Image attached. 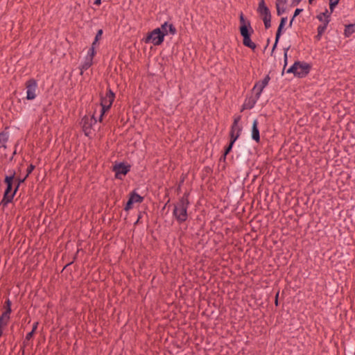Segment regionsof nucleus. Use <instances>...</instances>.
<instances>
[{"label": "nucleus", "mask_w": 355, "mask_h": 355, "mask_svg": "<svg viewBox=\"0 0 355 355\" xmlns=\"http://www.w3.org/2000/svg\"><path fill=\"white\" fill-rule=\"evenodd\" d=\"M190 202L189 200V193H185L174 205L173 216L179 224H182L187 220L189 215L187 209Z\"/></svg>", "instance_id": "nucleus-1"}, {"label": "nucleus", "mask_w": 355, "mask_h": 355, "mask_svg": "<svg viewBox=\"0 0 355 355\" xmlns=\"http://www.w3.org/2000/svg\"><path fill=\"white\" fill-rule=\"evenodd\" d=\"M249 28L250 29L246 26H243L242 27H239V31L241 36L243 37V45L251 49L252 50H254L257 46L253 42H252L250 39L251 35L254 33V30L250 25Z\"/></svg>", "instance_id": "nucleus-2"}, {"label": "nucleus", "mask_w": 355, "mask_h": 355, "mask_svg": "<svg viewBox=\"0 0 355 355\" xmlns=\"http://www.w3.org/2000/svg\"><path fill=\"white\" fill-rule=\"evenodd\" d=\"M164 36L165 34L162 32L161 28H155L148 34L145 42L159 46L164 42Z\"/></svg>", "instance_id": "nucleus-3"}, {"label": "nucleus", "mask_w": 355, "mask_h": 355, "mask_svg": "<svg viewBox=\"0 0 355 355\" xmlns=\"http://www.w3.org/2000/svg\"><path fill=\"white\" fill-rule=\"evenodd\" d=\"M297 66V78H305L310 72L312 65L304 61H296Z\"/></svg>", "instance_id": "nucleus-4"}, {"label": "nucleus", "mask_w": 355, "mask_h": 355, "mask_svg": "<svg viewBox=\"0 0 355 355\" xmlns=\"http://www.w3.org/2000/svg\"><path fill=\"white\" fill-rule=\"evenodd\" d=\"M26 99L27 100H33L36 97V89L37 88V81L31 78L26 83Z\"/></svg>", "instance_id": "nucleus-5"}, {"label": "nucleus", "mask_w": 355, "mask_h": 355, "mask_svg": "<svg viewBox=\"0 0 355 355\" xmlns=\"http://www.w3.org/2000/svg\"><path fill=\"white\" fill-rule=\"evenodd\" d=\"M144 201V197L139 195L135 191L129 194V198L124 207V210L128 211L133 207L134 203H141Z\"/></svg>", "instance_id": "nucleus-6"}, {"label": "nucleus", "mask_w": 355, "mask_h": 355, "mask_svg": "<svg viewBox=\"0 0 355 355\" xmlns=\"http://www.w3.org/2000/svg\"><path fill=\"white\" fill-rule=\"evenodd\" d=\"M130 165L125 164L123 162L116 164L112 168L115 173V178L116 179H121V175H125L130 171Z\"/></svg>", "instance_id": "nucleus-7"}, {"label": "nucleus", "mask_w": 355, "mask_h": 355, "mask_svg": "<svg viewBox=\"0 0 355 355\" xmlns=\"http://www.w3.org/2000/svg\"><path fill=\"white\" fill-rule=\"evenodd\" d=\"M270 80V77L268 74L263 80L255 83L252 91L257 94V97H260L263 89L268 85Z\"/></svg>", "instance_id": "nucleus-8"}, {"label": "nucleus", "mask_w": 355, "mask_h": 355, "mask_svg": "<svg viewBox=\"0 0 355 355\" xmlns=\"http://www.w3.org/2000/svg\"><path fill=\"white\" fill-rule=\"evenodd\" d=\"M97 122L96 119L93 115L92 117L85 116L81 121L83 130L86 136H89L91 133V128L93 124Z\"/></svg>", "instance_id": "nucleus-9"}, {"label": "nucleus", "mask_w": 355, "mask_h": 355, "mask_svg": "<svg viewBox=\"0 0 355 355\" xmlns=\"http://www.w3.org/2000/svg\"><path fill=\"white\" fill-rule=\"evenodd\" d=\"M257 12L259 14L262 19L271 18V12L266 6L264 0H261L258 5Z\"/></svg>", "instance_id": "nucleus-10"}, {"label": "nucleus", "mask_w": 355, "mask_h": 355, "mask_svg": "<svg viewBox=\"0 0 355 355\" xmlns=\"http://www.w3.org/2000/svg\"><path fill=\"white\" fill-rule=\"evenodd\" d=\"M241 116H237L234 119L233 123L231 126L230 130V139H232L234 137H236V135H239V137L241 135V132L242 131V127L239 125V121H241Z\"/></svg>", "instance_id": "nucleus-11"}, {"label": "nucleus", "mask_w": 355, "mask_h": 355, "mask_svg": "<svg viewBox=\"0 0 355 355\" xmlns=\"http://www.w3.org/2000/svg\"><path fill=\"white\" fill-rule=\"evenodd\" d=\"M115 98V94L110 88H107L105 96H101V104L112 105Z\"/></svg>", "instance_id": "nucleus-12"}, {"label": "nucleus", "mask_w": 355, "mask_h": 355, "mask_svg": "<svg viewBox=\"0 0 355 355\" xmlns=\"http://www.w3.org/2000/svg\"><path fill=\"white\" fill-rule=\"evenodd\" d=\"M259 98L260 97H257L256 94H254V96H253L246 98L244 101V103L243 104L241 111H243V110L252 109L254 107L257 102L258 101V100L259 99Z\"/></svg>", "instance_id": "nucleus-13"}, {"label": "nucleus", "mask_w": 355, "mask_h": 355, "mask_svg": "<svg viewBox=\"0 0 355 355\" xmlns=\"http://www.w3.org/2000/svg\"><path fill=\"white\" fill-rule=\"evenodd\" d=\"M9 173L10 175H6L4 180V182L6 184V188L4 192H6V193H12V182L15 176V171H9Z\"/></svg>", "instance_id": "nucleus-14"}, {"label": "nucleus", "mask_w": 355, "mask_h": 355, "mask_svg": "<svg viewBox=\"0 0 355 355\" xmlns=\"http://www.w3.org/2000/svg\"><path fill=\"white\" fill-rule=\"evenodd\" d=\"M332 12H329L327 9H325L324 12H321L317 15L316 18L320 21H322V26H324V28H327V26L331 20V15Z\"/></svg>", "instance_id": "nucleus-15"}, {"label": "nucleus", "mask_w": 355, "mask_h": 355, "mask_svg": "<svg viewBox=\"0 0 355 355\" xmlns=\"http://www.w3.org/2000/svg\"><path fill=\"white\" fill-rule=\"evenodd\" d=\"M159 28H161L162 32L164 33L165 35H168V33H170L172 35H174L177 33V30L173 24H168V22H164L163 24H162Z\"/></svg>", "instance_id": "nucleus-16"}, {"label": "nucleus", "mask_w": 355, "mask_h": 355, "mask_svg": "<svg viewBox=\"0 0 355 355\" xmlns=\"http://www.w3.org/2000/svg\"><path fill=\"white\" fill-rule=\"evenodd\" d=\"M252 139L257 143L260 141V134L258 128V121L254 119L252 126Z\"/></svg>", "instance_id": "nucleus-17"}, {"label": "nucleus", "mask_w": 355, "mask_h": 355, "mask_svg": "<svg viewBox=\"0 0 355 355\" xmlns=\"http://www.w3.org/2000/svg\"><path fill=\"white\" fill-rule=\"evenodd\" d=\"M286 21H287L286 17H283L281 18L279 25V26L277 28V31L276 32L277 40H279V38L282 34L283 29L284 28V26H285Z\"/></svg>", "instance_id": "nucleus-18"}, {"label": "nucleus", "mask_w": 355, "mask_h": 355, "mask_svg": "<svg viewBox=\"0 0 355 355\" xmlns=\"http://www.w3.org/2000/svg\"><path fill=\"white\" fill-rule=\"evenodd\" d=\"M16 192L17 191H15V190H14L12 193H6V192H4L3 197L1 203L3 205H7L8 203L11 202Z\"/></svg>", "instance_id": "nucleus-19"}, {"label": "nucleus", "mask_w": 355, "mask_h": 355, "mask_svg": "<svg viewBox=\"0 0 355 355\" xmlns=\"http://www.w3.org/2000/svg\"><path fill=\"white\" fill-rule=\"evenodd\" d=\"M10 315L8 314L7 313H2L1 315L0 316V329H3L6 326L8 325Z\"/></svg>", "instance_id": "nucleus-20"}, {"label": "nucleus", "mask_w": 355, "mask_h": 355, "mask_svg": "<svg viewBox=\"0 0 355 355\" xmlns=\"http://www.w3.org/2000/svg\"><path fill=\"white\" fill-rule=\"evenodd\" d=\"M354 33H355V24L345 26L344 35L345 37H349Z\"/></svg>", "instance_id": "nucleus-21"}, {"label": "nucleus", "mask_w": 355, "mask_h": 355, "mask_svg": "<svg viewBox=\"0 0 355 355\" xmlns=\"http://www.w3.org/2000/svg\"><path fill=\"white\" fill-rule=\"evenodd\" d=\"M238 138H239V135H236V137H234L232 139H230L229 145L227 146H226L225 148L224 159H226L227 155H228L231 152L233 145H234V142L238 139Z\"/></svg>", "instance_id": "nucleus-22"}, {"label": "nucleus", "mask_w": 355, "mask_h": 355, "mask_svg": "<svg viewBox=\"0 0 355 355\" xmlns=\"http://www.w3.org/2000/svg\"><path fill=\"white\" fill-rule=\"evenodd\" d=\"M93 64V60H90L89 58L85 59V61L81 64L80 66V70L81 73H83V71L87 70Z\"/></svg>", "instance_id": "nucleus-23"}, {"label": "nucleus", "mask_w": 355, "mask_h": 355, "mask_svg": "<svg viewBox=\"0 0 355 355\" xmlns=\"http://www.w3.org/2000/svg\"><path fill=\"white\" fill-rule=\"evenodd\" d=\"M101 115H100V117L98 119V121L100 122L102 121L103 115L105 114V113L106 112H107L110 109L112 105H106V104H101Z\"/></svg>", "instance_id": "nucleus-24"}, {"label": "nucleus", "mask_w": 355, "mask_h": 355, "mask_svg": "<svg viewBox=\"0 0 355 355\" xmlns=\"http://www.w3.org/2000/svg\"><path fill=\"white\" fill-rule=\"evenodd\" d=\"M239 21H240V24H241L240 27H242L243 26H245L248 28L250 29L249 25L251 26L250 21H246L245 19V17H244V15H243V12H241V14H240Z\"/></svg>", "instance_id": "nucleus-25"}, {"label": "nucleus", "mask_w": 355, "mask_h": 355, "mask_svg": "<svg viewBox=\"0 0 355 355\" xmlns=\"http://www.w3.org/2000/svg\"><path fill=\"white\" fill-rule=\"evenodd\" d=\"M8 138H9V134L8 132L3 131V132H0V141H1V144L6 145V144L8 141Z\"/></svg>", "instance_id": "nucleus-26"}, {"label": "nucleus", "mask_w": 355, "mask_h": 355, "mask_svg": "<svg viewBox=\"0 0 355 355\" xmlns=\"http://www.w3.org/2000/svg\"><path fill=\"white\" fill-rule=\"evenodd\" d=\"M11 301L10 300V299H7L6 301L5 302V304H4V306H3V309H5L3 313H7L8 314H10L11 313Z\"/></svg>", "instance_id": "nucleus-27"}, {"label": "nucleus", "mask_w": 355, "mask_h": 355, "mask_svg": "<svg viewBox=\"0 0 355 355\" xmlns=\"http://www.w3.org/2000/svg\"><path fill=\"white\" fill-rule=\"evenodd\" d=\"M297 64H296V61H295L293 63V64L287 69L286 73H293L295 77H297Z\"/></svg>", "instance_id": "nucleus-28"}, {"label": "nucleus", "mask_w": 355, "mask_h": 355, "mask_svg": "<svg viewBox=\"0 0 355 355\" xmlns=\"http://www.w3.org/2000/svg\"><path fill=\"white\" fill-rule=\"evenodd\" d=\"M340 0H329V9L330 12H333L335 8L338 4Z\"/></svg>", "instance_id": "nucleus-29"}, {"label": "nucleus", "mask_w": 355, "mask_h": 355, "mask_svg": "<svg viewBox=\"0 0 355 355\" xmlns=\"http://www.w3.org/2000/svg\"><path fill=\"white\" fill-rule=\"evenodd\" d=\"M96 53V52L95 49H94V46H91L87 52V55L86 58H89L90 60H93Z\"/></svg>", "instance_id": "nucleus-30"}, {"label": "nucleus", "mask_w": 355, "mask_h": 355, "mask_svg": "<svg viewBox=\"0 0 355 355\" xmlns=\"http://www.w3.org/2000/svg\"><path fill=\"white\" fill-rule=\"evenodd\" d=\"M277 15L278 16L282 15L286 10L284 7H281L279 3H276Z\"/></svg>", "instance_id": "nucleus-31"}, {"label": "nucleus", "mask_w": 355, "mask_h": 355, "mask_svg": "<svg viewBox=\"0 0 355 355\" xmlns=\"http://www.w3.org/2000/svg\"><path fill=\"white\" fill-rule=\"evenodd\" d=\"M34 334H35V332L31 331L26 334L25 340H24V343H23L24 346L28 345V341L30 340L33 338Z\"/></svg>", "instance_id": "nucleus-32"}, {"label": "nucleus", "mask_w": 355, "mask_h": 355, "mask_svg": "<svg viewBox=\"0 0 355 355\" xmlns=\"http://www.w3.org/2000/svg\"><path fill=\"white\" fill-rule=\"evenodd\" d=\"M289 49V47L286 48V49H284V70L285 69L286 65H287V63H288V54H287V52Z\"/></svg>", "instance_id": "nucleus-33"}, {"label": "nucleus", "mask_w": 355, "mask_h": 355, "mask_svg": "<svg viewBox=\"0 0 355 355\" xmlns=\"http://www.w3.org/2000/svg\"><path fill=\"white\" fill-rule=\"evenodd\" d=\"M262 20L263 21L266 29H268L271 27V18Z\"/></svg>", "instance_id": "nucleus-34"}, {"label": "nucleus", "mask_w": 355, "mask_h": 355, "mask_svg": "<svg viewBox=\"0 0 355 355\" xmlns=\"http://www.w3.org/2000/svg\"><path fill=\"white\" fill-rule=\"evenodd\" d=\"M103 33V31L102 29H99L96 34V36H95V38L94 40H96V42H98L101 39V37H102V35Z\"/></svg>", "instance_id": "nucleus-35"}, {"label": "nucleus", "mask_w": 355, "mask_h": 355, "mask_svg": "<svg viewBox=\"0 0 355 355\" xmlns=\"http://www.w3.org/2000/svg\"><path fill=\"white\" fill-rule=\"evenodd\" d=\"M34 168H35V166L33 164H31L27 168V170H26L27 173H26V178H27L32 173V171L34 170Z\"/></svg>", "instance_id": "nucleus-36"}, {"label": "nucleus", "mask_w": 355, "mask_h": 355, "mask_svg": "<svg viewBox=\"0 0 355 355\" xmlns=\"http://www.w3.org/2000/svg\"><path fill=\"white\" fill-rule=\"evenodd\" d=\"M326 29H327V28H324V26L320 25V26H318V28H317V32H318V33H320H320H322V34H323V33L325 32Z\"/></svg>", "instance_id": "nucleus-37"}, {"label": "nucleus", "mask_w": 355, "mask_h": 355, "mask_svg": "<svg viewBox=\"0 0 355 355\" xmlns=\"http://www.w3.org/2000/svg\"><path fill=\"white\" fill-rule=\"evenodd\" d=\"M303 11L302 8H297L295 9L293 15V17H296L297 15H299Z\"/></svg>", "instance_id": "nucleus-38"}, {"label": "nucleus", "mask_w": 355, "mask_h": 355, "mask_svg": "<svg viewBox=\"0 0 355 355\" xmlns=\"http://www.w3.org/2000/svg\"><path fill=\"white\" fill-rule=\"evenodd\" d=\"M26 178L25 177L24 179H21H21H19V180H18L17 185L16 186V187H15V191H17L18 188H19V187L20 184H21V183H22V182L26 180Z\"/></svg>", "instance_id": "nucleus-39"}, {"label": "nucleus", "mask_w": 355, "mask_h": 355, "mask_svg": "<svg viewBox=\"0 0 355 355\" xmlns=\"http://www.w3.org/2000/svg\"><path fill=\"white\" fill-rule=\"evenodd\" d=\"M141 218H142V213L141 211H139V213L138 214L137 220L134 223V225H136L139 224L140 223V220L141 219Z\"/></svg>", "instance_id": "nucleus-40"}, {"label": "nucleus", "mask_w": 355, "mask_h": 355, "mask_svg": "<svg viewBox=\"0 0 355 355\" xmlns=\"http://www.w3.org/2000/svg\"><path fill=\"white\" fill-rule=\"evenodd\" d=\"M322 33H318L317 32V35L315 36V39L317 40V41H320L322 38Z\"/></svg>", "instance_id": "nucleus-41"}, {"label": "nucleus", "mask_w": 355, "mask_h": 355, "mask_svg": "<svg viewBox=\"0 0 355 355\" xmlns=\"http://www.w3.org/2000/svg\"><path fill=\"white\" fill-rule=\"evenodd\" d=\"M38 324L39 323L37 322L33 323V328H32V331H33V332L36 331V330L37 329Z\"/></svg>", "instance_id": "nucleus-42"}, {"label": "nucleus", "mask_w": 355, "mask_h": 355, "mask_svg": "<svg viewBox=\"0 0 355 355\" xmlns=\"http://www.w3.org/2000/svg\"><path fill=\"white\" fill-rule=\"evenodd\" d=\"M278 297H279V291L277 293V294L275 295V306H277L279 305Z\"/></svg>", "instance_id": "nucleus-43"}, {"label": "nucleus", "mask_w": 355, "mask_h": 355, "mask_svg": "<svg viewBox=\"0 0 355 355\" xmlns=\"http://www.w3.org/2000/svg\"><path fill=\"white\" fill-rule=\"evenodd\" d=\"M278 42H279V40H277V35H275V44H273L272 52H273L275 49L277 47Z\"/></svg>", "instance_id": "nucleus-44"}, {"label": "nucleus", "mask_w": 355, "mask_h": 355, "mask_svg": "<svg viewBox=\"0 0 355 355\" xmlns=\"http://www.w3.org/2000/svg\"><path fill=\"white\" fill-rule=\"evenodd\" d=\"M301 1L302 0H293L292 4L293 6H297Z\"/></svg>", "instance_id": "nucleus-45"}, {"label": "nucleus", "mask_w": 355, "mask_h": 355, "mask_svg": "<svg viewBox=\"0 0 355 355\" xmlns=\"http://www.w3.org/2000/svg\"><path fill=\"white\" fill-rule=\"evenodd\" d=\"M295 18V17H293H293H292V18L291 19L290 22H289V24H288V26H289V27H291V26H292V25H293V21H294Z\"/></svg>", "instance_id": "nucleus-46"}, {"label": "nucleus", "mask_w": 355, "mask_h": 355, "mask_svg": "<svg viewBox=\"0 0 355 355\" xmlns=\"http://www.w3.org/2000/svg\"><path fill=\"white\" fill-rule=\"evenodd\" d=\"M94 3L96 6H99L101 3V0H95Z\"/></svg>", "instance_id": "nucleus-47"}, {"label": "nucleus", "mask_w": 355, "mask_h": 355, "mask_svg": "<svg viewBox=\"0 0 355 355\" xmlns=\"http://www.w3.org/2000/svg\"><path fill=\"white\" fill-rule=\"evenodd\" d=\"M97 42H96V40H94V42H92V46H94V49H96V46L97 45Z\"/></svg>", "instance_id": "nucleus-48"}, {"label": "nucleus", "mask_w": 355, "mask_h": 355, "mask_svg": "<svg viewBox=\"0 0 355 355\" xmlns=\"http://www.w3.org/2000/svg\"><path fill=\"white\" fill-rule=\"evenodd\" d=\"M276 3H279L280 4V3H285L286 0H276Z\"/></svg>", "instance_id": "nucleus-49"}, {"label": "nucleus", "mask_w": 355, "mask_h": 355, "mask_svg": "<svg viewBox=\"0 0 355 355\" xmlns=\"http://www.w3.org/2000/svg\"><path fill=\"white\" fill-rule=\"evenodd\" d=\"M3 334V329H0V337L2 336Z\"/></svg>", "instance_id": "nucleus-50"}, {"label": "nucleus", "mask_w": 355, "mask_h": 355, "mask_svg": "<svg viewBox=\"0 0 355 355\" xmlns=\"http://www.w3.org/2000/svg\"><path fill=\"white\" fill-rule=\"evenodd\" d=\"M220 161H221V160H224V161L225 160V159H224V155L220 157Z\"/></svg>", "instance_id": "nucleus-51"}, {"label": "nucleus", "mask_w": 355, "mask_h": 355, "mask_svg": "<svg viewBox=\"0 0 355 355\" xmlns=\"http://www.w3.org/2000/svg\"><path fill=\"white\" fill-rule=\"evenodd\" d=\"M313 0H309V3L311 4L313 3Z\"/></svg>", "instance_id": "nucleus-52"}]
</instances>
